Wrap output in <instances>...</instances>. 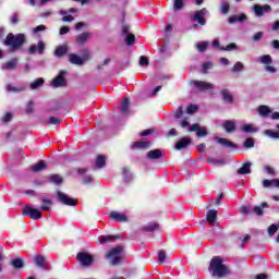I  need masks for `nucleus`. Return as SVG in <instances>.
Returning <instances> with one entry per match:
<instances>
[{
    "label": "nucleus",
    "mask_w": 279,
    "mask_h": 279,
    "mask_svg": "<svg viewBox=\"0 0 279 279\" xmlns=\"http://www.w3.org/2000/svg\"><path fill=\"white\" fill-rule=\"evenodd\" d=\"M209 271L211 276L217 278H223V276H228V274H230V269L223 265V259H221L219 256H216L211 259Z\"/></svg>",
    "instance_id": "f257e3e1"
},
{
    "label": "nucleus",
    "mask_w": 279,
    "mask_h": 279,
    "mask_svg": "<svg viewBox=\"0 0 279 279\" xmlns=\"http://www.w3.org/2000/svg\"><path fill=\"white\" fill-rule=\"evenodd\" d=\"M25 43V34H17L14 35L12 33L8 34L4 45L7 47H10L13 51H16V49H21L23 47V44Z\"/></svg>",
    "instance_id": "f03ea898"
},
{
    "label": "nucleus",
    "mask_w": 279,
    "mask_h": 279,
    "mask_svg": "<svg viewBox=\"0 0 279 279\" xmlns=\"http://www.w3.org/2000/svg\"><path fill=\"white\" fill-rule=\"evenodd\" d=\"M121 252H123V246H117L109 251L107 258L110 260L111 265H119V263H121Z\"/></svg>",
    "instance_id": "7ed1b4c3"
},
{
    "label": "nucleus",
    "mask_w": 279,
    "mask_h": 279,
    "mask_svg": "<svg viewBox=\"0 0 279 279\" xmlns=\"http://www.w3.org/2000/svg\"><path fill=\"white\" fill-rule=\"evenodd\" d=\"M22 214L25 217H29L31 219H43V213L40 210H38L37 208H34L32 206H25L22 209Z\"/></svg>",
    "instance_id": "20e7f679"
},
{
    "label": "nucleus",
    "mask_w": 279,
    "mask_h": 279,
    "mask_svg": "<svg viewBox=\"0 0 279 279\" xmlns=\"http://www.w3.org/2000/svg\"><path fill=\"white\" fill-rule=\"evenodd\" d=\"M76 258L83 267H90L93 265V255L88 253H78Z\"/></svg>",
    "instance_id": "39448f33"
},
{
    "label": "nucleus",
    "mask_w": 279,
    "mask_h": 279,
    "mask_svg": "<svg viewBox=\"0 0 279 279\" xmlns=\"http://www.w3.org/2000/svg\"><path fill=\"white\" fill-rule=\"evenodd\" d=\"M191 84L196 90H210L215 88V85L204 81H192Z\"/></svg>",
    "instance_id": "423d86ee"
},
{
    "label": "nucleus",
    "mask_w": 279,
    "mask_h": 279,
    "mask_svg": "<svg viewBox=\"0 0 279 279\" xmlns=\"http://www.w3.org/2000/svg\"><path fill=\"white\" fill-rule=\"evenodd\" d=\"M253 10H254V13H255V16H264L265 14L271 12V5L269 4H264V5H260V4H255L253 7Z\"/></svg>",
    "instance_id": "0eeeda50"
},
{
    "label": "nucleus",
    "mask_w": 279,
    "mask_h": 279,
    "mask_svg": "<svg viewBox=\"0 0 279 279\" xmlns=\"http://www.w3.org/2000/svg\"><path fill=\"white\" fill-rule=\"evenodd\" d=\"M206 14H208V10L206 8L196 11L193 15V21H195L199 25H206Z\"/></svg>",
    "instance_id": "6e6552de"
},
{
    "label": "nucleus",
    "mask_w": 279,
    "mask_h": 279,
    "mask_svg": "<svg viewBox=\"0 0 279 279\" xmlns=\"http://www.w3.org/2000/svg\"><path fill=\"white\" fill-rule=\"evenodd\" d=\"M57 195L59 197V202H61V204H64L65 206H76L77 205V201L75 198H71L69 197L66 194L58 191Z\"/></svg>",
    "instance_id": "1a4fd4ad"
},
{
    "label": "nucleus",
    "mask_w": 279,
    "mask_h": 279,
    "mask_svg": "<svg viewBox=\"0 0 279 279\" xmlns=\"http://www.w3.org/2000/svg\"><path fill=\"white\" fill-rule=\"evenodd\" d=\"M66 75L65 71H61L59 75L51 82V86L53 88H60V86H66V80L64 78Z\"/></svg>",
    "instance_id": "9d476101"
},
{
    "label": "nucleus",
    "mask_w": 279,
    "mask_h": 279,
    "mask_svg": "<svg viewBox=\"0 0 279 279\" xmlns=\"http://www.w3.org/2000/svg\"><path fill=\"white\" fill-rule=\"evenodd\" d=\"M189 132H196V136L202 137V136H207L208 135V131L206 130V128L201 126L199 124H192L189 128Z\"/></svg>",
    "instance_id": "9b49d317"
},
{
    "label": "nucleus",
    "mask_w": 279,
    "mask_h": 279,
    "mask_svg": "<svg viewBox=\"0 0 279 279\" xmlns=\"http://www.w3.org/2000/svg\"><path fill=\"white\" fill-rule=\"evenodd\" d=\"M109 217L113 219V221H118L119 223H125L128 222V216L125 214L117 213V211H111Z\"/></svg>",
    "instance_id": "f8f14e48"
},
{
    "label": "nucleus",
    "mask_w": 279,
    "mask_h": 279,
    "mask_svg": "<svg viewBox=\"0 0 279 279\" xmlns=\"http://www.w3.org/2000/svg\"><path fill=\"white\" fill-rule=\"evenodd\" d=\"M217 210L215 209H210L207 211V215H206V219L209 223V226H211L213 228H215L216 223H217Z\"/></svg>",
    "instance_id": "ddd939ff"
},
{
    "label": "nucleus",
    "mask_w": 279,
    "mask_h": 279,
    "mask_svg": "<svg viewBox=\"0 0 279 279\" xmlns=\"http://www.w3.org/2000/svg\"><path fill=\"white\" fill-rule=\"evenodd\" d=\"M191 145V137H183L175 143V149H186Z\"/></svg>",
    "instance_id": "4468645a"
},
{
    "label": "nucleus",
    "mask_w": 279,
    "mask_h": 279,
    "mask_svg": "<svg viewBox=\"0 0 279 279\" xmlns=\"http://www.w3.org/2000/svg\"><path fill=\"white\" fill-rule=\"evenodd\" d=\"M257 112L259 117H271L274 110H271V108H269L268 106L262 105L257 108Z\"/></svg>",
    "instance_id": "2eb2a0df"
},
{
    "label": "nucleus",
    "mask_w": 279,
    "mask_h": 279,
    "mask_svg": "<svg viewBox=\"0 0 279 279\" xmlns=\"http://www.w3.org/2000/svg\"><path fill=\"white\" fill-rule=\"evenodd\" d=\"M36 51H38V53H40V54L45 53V43L39 41L37 46L36 45H32L29 47V53L31 54L36 53Z\"/></svg>",
    "instance_id": "dca6fc26"
},
{
    "label": "nucleus",
    "mask_w": 279,
    "mask_h": 279,
    "mask_svg": "<svg viewBox=\"0 0 279 279\" xmlns=\"http://www.w3.org/2000/svg\"><path fill=\"white\" fill-rule=\"evenodd\" d=\"M238 173L240 175H247V173H252V162L246 161L245 163H243V166L238 169Z\"/></svg>",
    "instance_id": "f3484780"
},
{
    "label": "nucleus",
    "mask_w": 279,
    "mask_h": 279,
    "mask_svg": "<svg viewBox=\"0 0 279 279\" xmlns=\"http://www.w3.org/2000/svg\"><path fill=\"white\" fill-rule=\"evenodd\" d=\"M69 60H70L71 64H76L78 66H82V64H84V61L86 59H82L80 56H77L75 53H70Z\"/></svg>",
    "instance_id": "a211bd4d"
},
{
    "label": "nucleus",
    "mask_w": 279,
    "mask_h": 279,
    "mask_svg": "<svg viewBox=\"0 0 279 279\" xmlns=\"http://www.w3.org/2000/svg\"><path fill=\"white\" fill-rule=\"evenodd\" d=\"M90 38V33H83L76 37V45H86V41Z\"/></svg>",
    "instance_id": "6ab92c4d"
},
{
    "label": "nucleus",
    "mask_w": 279,
    "mask_h": 279,
    "mask_svg": "<svg viewBox=\"0 0 279 279\" xmlns=\"http://www.w3.org/2000/svg\"><path fill=\"white\" fill-rule=\"evenodd\" d=\"M222 128H225L226 132L231 133L234 132V130H236V124L234 123V121L227 120L222 124Z\"/></svg>",
    "instance_id": "aec40b11"
},
{
    "label": "nucleus",
    "mask_w": 279,
    "mask_h": 279,
    "mask_svg": "<svg viewBox=\"0 0 279 279\" xmlns=\"http://www.w3.org/2000/svg\"><path fill=\"white\" fill-rule=\"evenodd\" d=\"M120 112L122 114H128L130 112V99L124 98L122 100L121 107H120Z\"/></svg>",
    "instance_id": "412c9836"
},
{
    "label": "nucleus",
    "mask_w": 279,
    "mask_h": 279,
    "mask_svg": "<svg viewBox=\"0 0 279 279\" xmlns=\"http://www.w3.org/2000/svg\"><path fill=\"white\" fill-rule=\"evenodd\" d=\"M147 147H149V142L147 141L134 142L132 145V149H147Z\"/></svg>",
    "instance_id": "4be33fe9"
},
{
    "label": "nucleus",
    "mask_w": 279,
    "mask_h": 279,
    "mask_svg": "<svg viewBox=\"0 0 279 279\" xmlns=\"http://www.w3.org/2000/svg\"><path fill=\"white\" fill-rule=\"evenodd\" d=\"M147 157L150 160H158V158L162 157V153L160 151V149L149 150L148 154H147Z\"/></svg>",
    "instance_id": "5701e85b"
},
{
    "label": "nucleus",
    "mask_w": 279,
    "mask_h": 279,
    "mask_svg": "<svg viewBox=\"0 0 279 279\" xmlns=\"http://www.w3.org/2000/svg\"><path fill=\"white\" fill-rule=\"evenodd\" d=\"M7 90L8 93H23V90H25V86L23 85L14 86L12 84H9L7 85Z\"/></svg>",
    "instance_id": "b1692460"
},
{
    "label": "nucleus",
    "mask_w": 279,
    "mask_h": 279,
    "mask_svg": "<svg viewBox=\"0 0 279 279\" xmlns=\"http://www.w3.org/2000/svg\"><path fill=\"white\" fill-rule=\"evenodd\" d=\"M17 61L16 59H12L11 61H8L7 63L2 64V71H10L12 69H16Z\"/></svg>",
    "instance_id": "393cba45"
},
{
    "label": "nucleus",
    "mask_w": 279,
    "mask_h": 279,
    "mask_svg": "<svg viewBox=\"0 0 279 279\" xmlns=\"http://www.w3.org/2000/svg\"><path fill=\"white\" fill-rule=\"evenodd\" d=\"M247 19V15L245 14H240V15H233L231 17H229V23H241L243 21H245Z\"/></svg>",
    "instance_id": "a878e982"
},
{
    "label": "nucleus",
    "mask_w": 279,
    "mask_h": 279,
    "mask_svg": "<svg viewBox=\"0 0 279 279\" xmlns=\"http://www.w3.org/2000/svg\"><path fill=\"white\" fill-rule=\"evenodd\" d=\"M35 263L38 267H41V269H47L46 259L43 255H37L35 257Z\"/></svg>",
    "instance_id": "bb28decb"
},
{
    "label": "nucleus",
    "mask_w": 279,
    "mask_h": 279,
    "mask_svg": "<svg viewBox=\"0 0 279 279\" xmlns=\"http://www.w3.org/2000/svg\"><path fill=\"white\" fill-rule=\"evenodd\" d=\"M66 51H69V48L66 46H59L54 51V56L57 58H62V56H65Z\"/></svg>",
    "instance_id": "cd10ccee"
},
{
    "label": "nucleus",
    "mask_w": 279,
    "mask_h": 279,
    "mask_svg": "<svg viewBox=\"0 0 279 279\" xmlns=\"http://www.w3.org/2000/svg\"><path fill=\"white\" fill-rule=\"evenodd\" d=\"M215 141H217V143H219V145H222L223 147H234V144L232 142L223 137H215Z\"/></svg>",
    "instance_id": "c85d7f7f"
},
{
    "label": "nucleus",
    "mask_w": 279,
    "mask_h": 279,
    "mask_svg": "<svg viewBox=\"0 0 279 279\" xmlns=\"http://www.w3.org/2000/svg\"><path fill=\"white\" fill-rule=\"evenodd\" d=\"M45 84V80L43 77L37 78L33 83H31L29 88L31 90H36L37 88H40Z\"/></svg>",
    "instance_id": "c756f323"
},
{
    "label": "nucleus",
    "mask_w": 279,
    "mask_h": 279,
    "mask_svg": "<svg viewBox=\"0 0 279 279\" xmlns=\"http://www.w3.org/2000/svg\"><path fill=\"white\" fill-rule=\"evenodd\" d=\"M221 95H222V99H223V101H226V104H232L233 97H232V94H230V92L228 89H223L221 92Z\"/></svg>",
    "instance_id": "7c9ffc66"
},
{
    "label": "nucleus",
    "mask_w": 279,
    "mask_h": 279,
    "mask_svg": "<svg viewBox=\"0 0 279 279\" xmlns=\"http://www.w3.org/2000/svg\"><path fill=\"white\" fill-rule=\"evenodd\" d=\"M60 14H61V16H63L62 17L63 23H71L72 21H75V19L73 16L68 15L69 11H66V10H61Z\"/></svg>",
    "instance_id": "2f4dec72"
},
{
    "label": "nucleus",
    "mask_w": 279,
    "mask_h": 279,
    "mask_svg": "<svg viewBox=\"0 0 279 279\" xmlns=\"http://www.w3.org/2000/svg\"><path fill=\"white\" fill-rule=\"evenodd\" d=\"M242 132L250 134L252 132H258V129L254 124H244L242 125Z\"/></svg>",
    "instance_id": "473e14b6"
},
{
    "label": "nucleus",
    "mask_w": 279,
    "mask_h": 279,
    "mask_svg": "<svg viewBox=\"0 0 279 279\" xmlns=\"http://www.w3.org/2000/svg\"><path fill=\"white\" fill-rule=\"evenodd\" d=\"M43 169H47V163H45L43 160L32 167V171H34L35 173H38V171H43Z\"/></svg>",
    "instance_id": "72a5a7b5"
},
{
    "label": "nucleus",
    "mask_w": 279,
    "mask_h": 279,
    "mask_svg": "<svg viewBox=\"0 0 279 279\" xmlns=\"http://www.w3.org/2000/svg\"><path fill=\"white\" fill-rule=\"evenodd\" d=\"M96 167H98V169H102V167H106V156L99 155L97 157Z\"/></svg>",
    "instance_id": "f704fd0d"
},
{
    "label": "nucleus",
    "mask_w": 279,
    "mask_h": 279,
    "mask_svg": "<svg viewBox=\"0 0 279 279\" xmlns=\"http://www.w3.org/2000/svg\"><path fill=\"white\" fill-rule=\"evenodd\" d=\"M220 12H221V14H228V12H230V3H228V1L223 0L221 2Z\"/></svg>",
    "instance_id": "c9c22d12"
},
{
    "label": "nucleus",
    "mask_w": 279,
    "mask_h": 279,
    "mask_svg": "<svg viewBox=\"0 0 279 279\" xmlns=\"http://www.w3.org/2000/svg\"><path fill=\"white\" fill-rule=\"evenodd\" d=\"M41 202H43L41 210H50L51 209V205L53 204L51 202V199L41 198Z\"/></svg>",
    "instance_id": "e433bc0d"
},
{
    "label": "nucleus",
    "mask_w": 279,
    "mask_h": 279,
    "mask_svg": "<svg viewBox=\"0 0 279 279\" xmlns=\"http://www.w3.org/2000/svg\"><path fill=\"white\" fill-rule=\"evenodd\" d=\"M243 69H244L243 63H242L241 61H238V62L233 65L232 72H233V73H241V71H243Z\"/></svg>",
    "instance_id": "4c0bfd02"
},
{
    "label": "nucleus",
    "mask_w": 279,
    "mask_h": 279,
    "mask_svg": "<svg viewBox=\"0 0 279 279\" xmlns=\"http://www.w3.org/2000/svg\"><path fill=\"white\" fill-rule=\"evenodd\" d=\"M196 49L201 52L206 51V49H208V41H201L196 44Z\"/></svg>",
    "instance_id": "58836bf2"
},
{
    "label": "nucleus",
    "mask_w": 279,
    "mask_h": 279,
    "mask_svg": "<svg viewBox=\"0 0 279 279\" xmlns=\"http://www.w3.org/2000/svg\"><path fill=\"white\" fill-rule=\"evenodd\" d=\"M11 265H12L15 269H22V267H23V259H21V258L13 259V260L11 262Z\"/></svg>",
    "instance_id": "ea45409f"
},
{
    "label": "nucleus",
    "mask_w": 279,
    "mask_h": 279,
    "mask_svg": "<svg viewBox=\"0 0 279 279\" xmlns=\"http://www.w3.org/2000/svg\"><path fill=\"white\" fill-rule=\"evenodd\" d=\"M259 62L262 64H271V56L269 54H264L259 58Z\"/></svg>",
    "instance_id": "a19ab883"
},
{
    "label": "nucleus",
    "mask_w": 279,
    "mask_h": 279,
    "mask_svg": "<svg viewBox=\"0 0 279 279\" xmlns=\"http://www.w3.org/2000/svg\"><path fill=\"white\" fill-rule=\"evenodd\" d=\"M50 182H52L53 184H62V177L58 175V174H52L49 178Z\"/></svg>",
    "instance_id": "79ce46f5"
},
{
    "label": "nucleus",
    "mask_w": 279,
    "mask_h": 279,
    "mask_svg": "<svg viewBox=\"0 0 279 279\" xmlns=\"http://www.w3.org/2000/svg\"><path fill=\"white\" fill-rule=\"evenodd\" d=\"M136 41V37L134 36V34H128L126 38H125V43L129 46L134 45V43Z\"/></svg>",
    "instance_id": "37998d69"
},
{
    "label": "nucleus",
    "mask_w": 279,
    "mask_h": 279,
    "mask_svg": "<svg viewBox=\"0 0 279 279\" xmlns=\"http://www.w3.org/2000/svg\"><path fill=\"white\" fill-rule=\"evenodd\" d=\"M184 8V0H174L173 10H182Z\"/></svg>",
    "instance_id": "c03bdc74"
},
{
    "label": "nucleus",
    "mask_w": 279,
    "mask_h": 279,
    "mask_svg": "<svg viewBox=\"0 0 279 279\" xmlns=\"http://www.w3.org/2000/svg\"><path fill=\"white\" fill-rule=\"evenodd\" d=\"M61 121L59 118L50 117L47 121L48 125H60Z\"/></svg>",
    "instance_id": "a18cd8bd"
},
{
    "label": "nucleus",
    "mask_w": 279,
    "mask_h": 279,
    "mask_svg": "<svg viewBox=\"0 0 279 279\" xmlns=\"http://www.w3.org/2000/svg\"><path fill=\"white\" fill-rule=\"evenodd\" d=\"M265 134H266V136H269L270 138H279V132L266 130Z\"/></svg>",
    "instance_id": "49530a36"
},
{
    "label": "nucleus",
    "mask_w": 279,
    "mask_h": 279,
    "mask_svg": "<svg viewBox=\"0 0 279 279\" xmlns=\"http://www.w3.org/2000/svg\"><path fill=\"white\" fill-rule=\"evenodd\" d=\"M236 49V44H229L227 47H220V51H232Z\"/></svg>",
    "instance_id": "de8ad7c7"
},
{
    "label": "nucleus",
    "mask_w": 279,
    "mask_h": 279,
    "mask_svg": "<svg viewBox=\"0 0 279 279\" xmlns=\"http://www.w3.org/2000/svg\"><path fill=\"white\" fill-rule=\"evenodd\" d=\"M167 259V253L165 251H159L158 252V263H165Z\"/></svg>",
    "instance_id": "09e8293b"
},
{
    "label": "nucleus",
    "mask_w": 279,
    "mask_h": 279,
    "mask_svg": "<svg viewBox=\"0 0 279 279\" xmlns=\"http://www.w3.org/2000/svg\"><path fill=\"white\" fill-rule=\"evenodd\" d=\"M144 230L146 232H153V230H158V223L146 226V227H144Z\"/></svg>",
    "instance_id": "8fccbe9b"
},
{
    "label": "nucleus",
    "mask_w": 279,
    "mask_h": 279,
    "mask_svg": "<svg viewBox=\"0 0 279 279\" xmlns=\"http://www.w3.org/2000/svg\"><path fill=\"white\" fill-rule=\"evenodd\" d=\"M147 64H149V59H147V57H145V56H142L140 58V65L141 66H147Z\"/></svg>",
    "instance_id": "3c124183"
},
{
    "label": "nucleus",
    "mask_w": 279,
    "mask_h": 279,
    "mask_svg": "<svg viewBox=\"0 0 279 279\" xmlns=\"http://www.w3.org/2000/svg\"><path fill=\"white\" fill-rule=\"evenodd\" d=\"M112 235H101L100 238H99V242L100 243H108V241H112Z\"/></svg>",
    "instance_id": "603ef678"
},
{
    "label": "nucleus",
    "mask_w": 279,
    "mask_h": 279,
    "mask_svg": "<svg viewBox=\"0 0 279 279\" xmlns=\"http://www.w3.org/2000/svg\"><path fill=\"white\" fill-rule=\"evenodd\" d=\"M275 232H278V226L271 225V226L268 228V234H269L270 236H274V233H275Z\"/></svg>",
    "instance_id": "864d4df0"
},
{
    "label": "nucleus",
    "mask_w": 279,
    "mask_h": 279,
    "mask_svg": "<svg viewBox=\"0 0 279 279\" xmlns=\"http://www.w3.org/2000/svg\"><path fill=\"white\" fill-rule=\"evenodd\" d=\"M244 147H246V149H250L251 147H254V140L253 138H247L244 142Z\"/></svg>",
    "instance_id": "5fc2aeb1"
},
{
    "label": "nucleus",
    "mask_w": 279,
    "mask_h": 279,
    "mask_svg": "<svg viewBox=\"0 0 279 279\" xmlns=\"http://www.w3.org/2000/svg\"><path fill=\"white\" fill-rule=\"evenodd\" d=\"M194 112H197V106L191 105L187 107V114H194Z\"/></svg>",
    "instance_id": "6e6d98bb"
},
{
    "label": "nucleus",
    "mask_w": 279,
    "mask_h": 279,
    "mask_svg": "<svg viewBox=\"0 0 279 279\" xmlns=\"http://www.w3.org/2000/svg\"><path fill=\"white\" fill-rule=\"evenodd\" d=\"M34 112V102L29 101L26 106V114Z\"/></svg>",
    "instance_id": "4d7b16f0"
},
{
    "label": "nucleus",
    "mask_w": 279,
    "mask_h": 279,
    "mask_svg": "<svg viewBox=\"0 0 279 279\" xmlns=\"http://www.w3.org/2000/svg\"><path fill=\"white\" fill-rule=\"evenodd\" d=\"M274 182L275 180H264L263 186H265V189H269V186H274Z\"/></svg>",
    "instance_id": "13d9d810"
},
{
    "label": "nucleus",
    "mask_w": 279,
    "mask_h": 279,
    "mask_svg": "<svg viewBox=\"0 0 279 279\" xmlns=\"http://www.w3.org/2000/svg\"><path fill=\"white\" fill-rule=\"evenodd\" d=\"M3 123H9V121H12V113L7 112L4 117L2 118Z\"/></svg>",
    "instance_id": "bf43d9fd"
},
{
    "label": "nucleus",
    "mask_w": 279,
    "mask_h": 279,
    "mask_svg": "<svg viewBox=\"0 0 279 279\" xmlns=\"http://www.w3.org/2000/svg\"><path fill=\"white\" fill-rule=\"evenodd\" d=\"M213 66L211 62H206L203 64V73H206Z\"/></svg>",
    "instance_id": "052dcab7"
},
{
    "label": "nucleus",
    "mask_w": 279,
    "mask_h": 279,
    "mask_svg": "<svg viewBox=\"0 0 279 279\" xmlns=\"http://www.w3.org/2000/svg\"><path fill=\"white\" fill-rule=\"evenodd\" d=\"M182 114H183L182 107H179L174 113V117L175 119H182Z\"/></svg>",
    "instance_id": "680f3d73"
},
{
    "label": "nucleus",
    "mask_w": 279,
    "mask_h": 279,
    "mask_svg": "<svg viewBox=\"0 0 279 279\" xmlns=\"http://www.w3.org/2000/svg\"><path fill=\"white\" fill-rule=\"evenodd\" d=\"M69 32H70L69 26H62V27L60 28V35H61V36H64V34H69Z\"/></svg>",
    "instance_id": "e2e57ef3"
},
{
    "label": "nucleus",
    "mask_w": 279,
    "mask_h": 279,
    "mask_svg": "<svg viewBox=\"0 0 279 279\" xmlns=\"http://www.w3.org/2000/svg\"><path fill=\"white\" fill-rule=\"evenodd\" d=\"M93 182V177L87 175L83 179V184H90Z\"/></svg>",
    "instance_id": "0e129e2a"
},
{
    "label": "nucleus",
    "mask_w": 279,
    "mask_h": 279,
    "mask_svg": "<svg viewBox=\"0 0 279 279\" xmlns=\"http://www.w3.org/2000/svg\"><path fill=\"white\" fill-rule=\"evenodd\" d=\"M263 38V32H258L254 35L253 40L258 41Z\"/></svg>",
    "instance_id": "69168bd1"
},
{
    "label": "nucleus",
    "mask_w": 279,
    "mask_h": 279,
    "mask_svg": "<svg viewBox=\"0 0 279 279\" xmlns=\"http://www.w3.org/2000/svg\"><path fill=\"white\" fill-rule=\"evenodd\" d=\"M270 119H272L274 121H279V112H272L270 114Z\"/></svg>",
    "instance_id": "338daca9"
},
{
    "label": "nucleus",
    "mask_w": 279,
    "mask_h": 279,
    "mask_svg": "<svg viewBox=\"0 0 279 279\" xmlns=\"http://www.w3.org/2000/svg\"><path fill=\"white\" fill-rule=\"evenodd\" d=\"M254 213L258 216L263 215V207H254Z\"/></svg>",
    "instance_id": "774afa93"
}]
</instances>
